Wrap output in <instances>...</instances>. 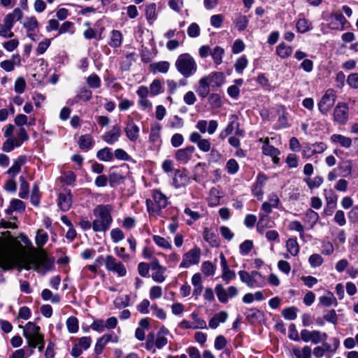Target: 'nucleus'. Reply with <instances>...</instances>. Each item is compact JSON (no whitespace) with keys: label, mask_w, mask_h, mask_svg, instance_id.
<instances>
[{"label":"nucleus","mask_w":358,"mask_h":358,"mask_svg":"<svg viewBox=\"0 0 358 358\" xmlns=\"http://www.w3.org/2000/svg\"><path fill=\"white\" fill-rule=\"evenodd\" d=\"M196 151V148L193 145H187L183 148L176 150L174 158L180 164L185 165L188 164L192 159Z\"/></svg>","instance_id":"obj_12"},{"label":"nucleus","mask_w":358,"mask_h":358,"mask_svg":"<svg viewBox=\"0 0 358 358\" xmlns=\"http://www.w3.org/2000/svg\"><path fill=\"white\" fill-rule=\"evenodd\" d=\"M72 204V196L69 191L60 193L58 197V206L62 211H67Z\"/></svg>","instance_id":"obj_24"},{"label":"nucleus","mask_w":358,"mask_h":358,"mask_svg":"<svg viewBox=\"0 0 358 358\" xmlns=\"http://www.w3.org/2000/svg\"><path fill=\"white\" fill-rule=\"evenodd\" d=\"M329 27L332 29H343L347 20L341 13H334L330 17Z\"/></svg>","instance_id":"obj_25"},{"label":"nucleus","mask_w":358,"mask_h":358,"mask_svg":"<svg viewBox=\"0 0 358 358\" xmlns=\"http://www.w3.org/2000/svg\"><path fill=\"white\" fill-rule=\"evenodd\" d=\"M192 284L194 287L192 294L196 298L201 295L203 291L202 278L199 273L193 275L191 280Z\"/></svg>","instance_id":"obj_28"},{"label":"nucleus","mask_w":358,"mask_h":358,"mask_svg":"<svg viewBox=\"0 0 358 358\" xmlns=\"http://www.w3.org/2000/svg\"><path fill=\"white\" fill-rule=\"evenodd\" d=\"M150 95L152 96H157L163 92L162 84L160 80L155 79L149 87Z\"/></svg>","instance_id":"obj_47"},{"label":"nucleus","mask_w":358,"mask_h":358,"mask_svg":"<svg viewBox=\"0 0 358 358\" xmlns=\"http://www.w3.org/2000/svg\"><path fill=\"white\" fill-rule=\"evenodd\" d=\"M195 91L202 99L208 96L210 91V85L205 76L199 80V84L195 88Z\"/></svg>","instance_id":"obj_22"},{"label":"nucleus","mask_w":358,"mask_h":358,"mask_svg":"<svg viewBox=\"0 0 358 358\" xmlns=\"http://www.w3.org/2000/svg\"><path fill=\"white\" fill-rule=\"evenodd\" d=\"M162 127L159 123H154L151 125L149 140L152 143L161 142Z\"/></svg>","instance_id":"obj_35"},{"label":"nucleus","mask_w":358,"mask_h":358,"mask_svg":"<svg viewBox=\"0 0 358 358\" xmlns=\"http://www.w3.org/2000/svg\"><path fill=\"white\" fill-rule=\"evenodd\" d=\"M267 180V178L263 175L259 174L257 176V180L255 182V184L254 185L253 189H252V194L255 196H256L258 199H262L264 194V186Z\"/></svg>","instance_id":"obj_23"},{"label":"nucleus","mask_w":358,"mask_h":358,"mask_svg":"<svg viewBox=\"0 0 358 358\" xmlns=\"http://www.w3.org/2000/svg\"><path fill=\"white\" fill-rule=\"evenodd\" d=\"M175 66L178 73L185 78L194 76L197 71L196 61L189 53L180 55L176 60Z\"/></svg>","instance_id":"obj_2"},{"label":"nucleus","mask_w":358,"mask_h":358,"mask_svg":"<svg viewBox=\"0 0 358 358\" xmlns=\"http://www.w3.org/2000/svg\"><path fill=\"white\" fill-rule=\"evenodd\" d=\"M87 85L93 89H97L101 86V79L95 73L91 74L87 78Z\"/></svg>","instance_id":"obj_61"},{"label":"nucleus","mask_w":358,"mask_h":358,"mask_svg":"<svg viewBox=\"0 0 358 358\" xmlns=\"http://www.w3.org/2000/svg\"><path fill=\"white\" fill-rule=\"evenodd\" d=\"M112 210L113 207L109 204H100L94 208L93 214L96 217L92 222L94 231L105 232L109 229L113 222Z\"/></svg>","instance_id":"obj_1"},{"label":"nucleus","mask_w":358,"mask_h":358,"mask_svg":"<svg viewBox=\"0 0 358 358\" xmlns=\"http://www.w3.org/2000/svg\"><path fill=\"white\" fill-rule=\"evenodd\" d=\"M301 338L306 343L311 341L314 344H317L322 341H325L327 338V335L326 333H321L316 330L310 331L303 329L301 331Z\"/></svg>","instance_id":"obj_13"},{"label":"nucleus","mask_w":358,"mask_h":358,"mask_svg":"<svg viewBox=\"0 0 358 358\" xmlns=\"http://www.w3.org/2000/svg\"><path fill=\"white\" fill-rule=\"evenodd\" d=\"M156 4L155 3H150L146 6L145 17L148 21L153 22L157 18L156 15Z\"/></svg>","instance_id":"obj_60"},{"label":"nucleus","mask_w":358,"mask_h":358,"mask_svg":"<svg viewBox=\"0 0 358 358\" xmlns=\"http://www.w3.org/2000/svg\"><path fill=\"white\" fill-rule=\"evenodd\" d=\"M227 318V315H215L209 321V327L211 329H216L220 323H224Z\"/></svg>","instance_id":"obj_58"},{"label":"nucleus","mask_w":358,"mask_h":358,"mask_svg":"<svg viewBox=\"0 0 358 358\" xmlns=\"http://www.w3.org/2000/svg\"><path fill=\"white\" fill-rule=\"evenodd\" d=\"M124 132L127 138L131 142H136L140 133V129L138 126L134 122L133 120H130L127 122L124 127Z\"/></svg>","instance_id":"obj_20"},{"label":"nucleus","mask_w":358,"mask_h":358,"mask_svg":"<svg viewBox=\"0 0 358 358\" xmlns=\"http://www.w3.org/2000/svg\"><path fill=\"white\" fill-rule=\"evenodd\" d=\"M296 26L298 31L300 33H305L312 29L311 22L306 18L299 19Z\"/></svg>","instance_id":"obj_52"},{"label":"nucleus","mask_w":358,"mask_h":358,"mask_svg":"<svg viewBox=\"0 0 358 358\" xmlns=\"http://www.w3.org/2000/svg\"><path fill=\"white\" fill-rule=\"evenodd\" d=\"M201 256V249L196 246L194 247L183 254L179 267L180 268H188L193 265L198 264L200 262Z\"/></svg>","instance_id":"obj_9"},{"label":"nucleus","mask_w":358,"mask_h":358,"mask_svg":"<svg viewBox=\"0 0 358 358\" xmlns=\"http://www.w3.org/2000/svg\"><path fill=\"white\" fill-rule=\"evenodd\" d=\"M234 24L238 31H243L248 27L249 20L245 15H238L234 20Z\"/></svg>","instance_id":"obj_43"},{"label":"nucleus","mask_w":358,"mask_h":358,"mask_svg":"<svg viewBox=\"0 0 358 358\" xmlns=\"http://www.w3.org/2000/svg\"><path fill=\"white\" fill-rule=\"evenodd\" d=\"M169 68L170 64L166 61L154 62L150 65V69L153 73H166L169 71Z\"/></svg>","instance_id":"obj_30"},{"label":"nucleus","mask_w":358,"mask_h":358,"mask_svg":"<svg viewBox=\"0 0 358 358\" xmlns=\"http://www.w3.org/2000/svg\"><path fill=\"white\" fill-rule=\"evenodd\" d=\"M22 15V10L18 8H15L12 13L7 14L3 23L0 24V36L6 38H12L14 36L12 29L15 22L20 20Z\"/></svg>","instance_id":"obj_3"},{"label":"nucleus","mask_w":358,"mask_h":358,"mask_svg":"<svg viewBox=\"0 0 358 358\" xmlns=\"http://www.w3.org/2000/svg\"><path fill=\"white\" fill-rule=\"evenodd\" d=\"M201 271L206 276H211L215 274V267L210 262L205 261L201 265Z\"/></svg>","instance_id":"obj_62"},{"label":"nucleus","mask_w":358,"mask_h":358,"mask_svg":"<svg viewBox=\"0 0 358 358\" xmlns=\"http://www.w3.org/2000/svg\"><path fill=\"white\" fill-rule=\"evenodd\" d=\"M224 55V50L220 46H215L210 52V55L213 62L216 65H220L222 63V59Z\"/></svg>","instance_id":"obj_39"},{"label":"nucleus","mask_w":358,"mask_h":358,"mask_svg":"<svg viewBox=\"0 0 358 358\" xmlns=\"http://www.w3.org/2000/svg\"><path fill=\"white\" fill-rule=\"evenodd\" d=\"M96 157L102 162H111L113 159V153L111 148L105 147L96 152Z\"/></svg>","instance_id":"obj_41"},{"label":"nucleus","mask_w":358,"mask_h":358,"mask_svg":"<svg viewBox=\"0 0 358 358\" xmlns=\"http://www.w3.org/2000/svg\"><path fill=\"white\" fill-rule=\"evenodd\" d=\"M319 302L321 305L325 307L336 306L337 303L336 299L335 298L334 294L330 292H328L324 296H321L319 298Z\"/></svg>","instance_id":"obj_42"},{"label":"nucleus","mask_w":358,"mask_h":358,"mask_svg":"<svg viewBox=\"0 0 358 358\" xmlns=\"http://www.w3.org/2000/svg\"><path fill=\"white\" fill-rule=\"evenodd\" d=\"M190 182V178L187 176L185 170H176L173 178V185L176 188L185 187Z\"/></svg>","instance_id":"obj_17"},{"label":"nucleus","mask_w":358,"mask_h":358,"mask_svg":"<svg viewBox=\"0 0 358 358\" xmlns=\"http://www.w3.org/2000/svg\"><path fill=\"white\" fill-rule=\"evenodd\" d=\"M215 291L218 300L221 303H227L229 299L227 296V291L222 285H217L215 286Z\"/></svg>","instance_id":"obj_56"},{"label":"nucleus","mask_w":358,"mask_h":358,"mask_svg":"<svg viewBox=\"0 0 358 358\" xmlns=\"http://www.w3.org/2000/svg\"><path fill=\"white\" fill-rule=\"evenodd\" d=\"M259 141L263 143V154L271 157L272 158L273 163L275 164H277L279 162V158L278 157L280 155L279 150L269 144V138L268 137L265 138H259Z\"/></svg>","instance_id":"obj_15"},{"label":"nucleus","mask_w":358,"mask_h":358,"mask_svg":"<svg viewBox=\"0 0 358 358\" xmlns=\"http://www.w3.org/2000/svg\"><path fill=\"white\" fill-rule=\"evenodd\" d=\"M122 43V34L118 30H113L110 34V40L108 45L113 48H117L121 46Z\"/></svg>","instance_id":"obj_32"},{"label":"nucleus","mask_w":358,"mask_h":358,"mask_svg":"<svg viewBox=\"0 0 358 358\" xmlns=\"http://www.w3.org/2000/svg\"><path fill=\"white\" fill-rule=\"evenodd\" d=\"M319 219V215L317 213L312 209H308L304 215L303 221L308 224L310 227H313L317 223Z\"/></svg>","instance_id":"obj_38"},{"label":"nucleus","mask_w":358,"mask_h":358,"mask_svg":"<svg viewBox=\"0 0 358 358\" xmlns=\"http://www.w3.org/2000/svg\"><path fill=\"white\" fill-rule=\"evenodd\" d=\"M220 199L219 191L216 188H212L208 198L209 206L212 207L218 206L220 204Z\"/></svg>","instance_id":"obj_54"},{"label":"nucleus","mask_w":358,"mask_h":358,"mask_svg":"<svg viewBox=\"0 0 358 358\" xmlns=\"http://www.w3.org/2000/svg\"><path fill=\"white\" fill-rule=\"evenodd\" d=\"M240 280L250 288H261L266 285V280L259 272L252 271L248 272L243 270L238 271Z\"/></svg>","instance_id":"obj_4"},{"label":"nucleus","mask_w":358,"mask_h":358,"mask_svg":"<svg viewBox=\"0 0 358 358\" xmlns=\"http://www.w3.org/2000/svg\"><path fill=\"white\" fill-rule=\"evenodd\" d=\"M29 139V135L24 128L20 127L17 133V136L8 138L3 144L2 150L10 152L15 148H19Z\"/></svg>","instance_id":"obj_7"},{"label":"nucleus","mask_w":358,"mask_h":358,"mask_svg":"<svg viewBox=\"0 0 358 358\" xmlns=\"http://www.w3.org/2000/svg\"><path fill=\"white\" fill-rule=\"evenodd\" d=\"M248 64V60L245 55L239 57L235 64L234 69L236 73L241 74L243 72V70L247 67Z\"/></svg>","instance_id":"obj_55"},{"label":"nucleus","mask_w":358,"mask_h":358,"mask_svg":"<svg viewBox=\"0 0 358 358\" xmlns=\"http://www.w3.org/2000/svg\"><path fill=\"white\" fill-rule=\"evenodd\" d=\"M48 234L43 229H38L35 237L36 245L38 248H42L48 241Z\"/></svg>","instance_id":"obj_45"},{"label":"nucleus","mask_w":358,"mask_h":358,"mask_svg":"<svg viewBox=\"0 0 358 358\" xmlns=\"http://www.w3.org/2000/svg\"><path fill=\"white\" fill-rule=\"evenodd\" d=\"M23 335L27 340L29 346H35L41 342L43 335L40 333V327L32 322H28L24 327Z\"/></svg>","instance_id":"obj_8"},{"label":"nucleus","mask_w":358,"mask_h":358,"mask_svg":"<svg viewBox=\"0 0 358 358\" xmlns=\"http://www.w3.org/2000/svg\"><path fill=\"white\" fill-rule=\"evenodd\" d=\"M15 252L13 248H8L0 252V266L10 267L14 262Z\"/></svg>","instance_id":"obj_18"},{"label":"nucleus","mask_w":358,"mask_h":358,"mask_svg":"<svg viewBox=\"0 0 358 358\" xmlns=\"http://www.w3.org/2000/svg\"><path fill=\"white\" fill-rule=\"evenodd\" d=\"M331 141L332 143H339L342 147L345 148H350L352 145L351 138L341 134H333L331 136Z\"/></svg>","instance_id":"obj_36"},{"label":"nucleus","mask_w":358,"mask_h":358,"mask_svg":"<svg viewBox=\"0 0 358 358\" xmlns=\"http://www.w3.org/2000/svg\"><path fill=\"white\" fill-rule=\"evenodd\" d=\"M34 269L43 275L51 271L54 268V259L49 258L45 252L35 257L32 261Z\"/></svg>","instance_id":"obj_5"},{"label":"nucleus","mask_w":358,"mask_h":358,"mask_svg":"<svg viewBox=\"0 0 358 358\" xmlns=\"http://www.w3.org/2000/svg\"><path fill=\"white\" fill-rule=\"evenodd\" d=\"M77 95L80 101L86 102L92 99V92L91 90L84 87L79 90V91L77 92Z\"/></svg>","instance_id":"obj_64"},{"label":"nucleus","mask_w":358,"mask_h":358,"mask_svg":"<svg viewBox=\"0 0 358 358\" xmlns=\"http://www.w3.org/2000/svg\"><path fill=\"white\" fill-rule=\"evenodd\" d=\"M26 156H20L13 164V165L7 171V173L13 178L20 173L22 166L26 162Z\"/></svg>","instance_id":"obj_26"},{"label":"nucleus","mask_w":358,"mask_h":358,"mask_svg":"<svg viewBox=\"0 0 358 358\" xmlns=\"http://www.w3.org/2000/svg\"><path fill=\"white\" fill-rule=\"evenodd\" d=\"M203 237L211 246L215 247L218 245L217 235L211 229L206 227L203 230Z\"/></svg>","instance_id":"obj_37"},{"label":"nucleus","mask_w":358,"mask_h":358,"mask_svg":"<svg viewBox=\"0 0 358 358\" xmlns=\"http://www.w3.org/2000/svg\"><path fill=\"white\" fill-rule=\"evenodd\" d=\"M121 136V129L117 124L114 125L112 129L106 131L103 136L102 139L109 145H113L119 141Z\"/></svg>","instance_id":"obj_19"},{"label":"nucleus","mask_w":358,"mask_h":358,"mask_svg":"<svg viewBox=\"0 0 358 358\" xmlns=\"http://www.w3.org/2000/svg\"><path fill=\"white\" fill-rule=\"evenodd\" d=\"M308 262L311 267L317 268L323 264L324 259L320 255L313 254L309 257Z\"/></svg>","instance_id":"obj_63"},{"label":"nucleus","mask_w":358,"mask_h":358,"mask_svg":"<svg viewBox=\"0 0 358 358\" xmlns=\"http://www.w3.org/2000/svg\"><path fill=\"white\" fill-rule=\"evenodd\" d=\"M152 197L155 203L150 199L146 200L148 211L150 213H159L162 208H164L167 206V197L157 189L153 190Z\"/></svg>","instance_id":"obj_6"},{"label":"nucleus","mask_w":358,"mask_h":358,"mask_svg":"<svg viewBox=\"0 0 358 358\" xmlns=\"http://www.w3.org/2000/svg\"><path fill=\"white\" fill-rule=\"evenodd\" d=\"M292 48L285 43H280L275 50L276 54L282 59L289 57L292 55Z\"/></svg>","instance_id":"obj_34"},{"label":"nucleus","mask_w":358,"mask_h":358,"mask_svg":"<svg viewBox=\"0 0 358 358\" xmlns=\"http://www.w3.org/2000/svg\"><path fill=\"white\" fill-rule=\"evenodd\" d=\"M238 127H239V123L237 121L236 117H232L227 127L220 133V138L221 139H224Z\"/></svg>","instance_id":"obj_33"},{"label":"nucleus","mask_w":358,"mask_h":358,"mask_svg":"<svg viewBox=\"0 0 358 358\" xmlns=\"http://www.w3.org/2000/svg\"><path fill=\"white\" fill-rule=\"evenodd\" d=\"M25 210L24 203L17 199H13L10 201L9 207L6 210V213L11 215L13 212H22Z\"/></svg>","instance_id":"obj_31"},{"label":"nucleus","mask_w":358,"mask_h":358,"mask_svg":"<svg viewBox=\"0 0 358 358\" xmlns=\"http://www.w3.org/2000/svg\"><path fill=\"white\" fill-rule=\"evenodd\" d=\"M334 120L339 124H345L348 120V106L345 103L339 102L334 110Z\"/></svg>","instance_id":"obj_14"},{"label":"nucleus","mask_w":358,"mask_h":358,"mask_svg":"<svg viewBox=\"0 0 358 358\" xmlns=\"http://www.w3.org/2000/svg\"><path fill=\"white\" fill-rule=\"evenodd\" d=\"M184 213L187 217L185 220L187 225H192L195 221L198 220L201 217V215L197 211L192 210L188 207L185 208Z\"/></svg>","instance_id":"obj_49"},{"label":"nucleus","mask_w":358,"mask_h":358,"mask_svg":"<svg viewBox=\"0 0 358 358\" xmlns=\"http://www.w3.org/2000/svg\"><path fill=\"white\" fill-rule=\"evenodd\" d=\"M196 128L201 133L205 134L208 132V134H213L218 127V123L216 120H212L208 122L204 120H200L196 122Z\"/></svg>","instance_id":"obj_16"},{"label":"nucleus","mask_w":358,"mask_h":358,"mask_svg":"<svg viewBox=\"0 0 358 358\" xmlns=\"http://www.w3.org/2000/svg\"><path fill=\"white\" fill-rule=\"evenodd\" d=\"M311 351L309 346H305L302 349H300L299 347H294L292 349V352L296 358H310Z\"/></svg>","instance_id":"obj_44"},{"label":"nucleus","mask_w":358,"mask_h":358,"mask_svg":"<svg viewBox=\"0 0 358 358\" xmlns=\"http://www.w3.org/2000/svg\"><path fill=\"white\" fill-rule=\"evenodd\" d=\"M105 267L107 271L117 274L119 277H123L127 274V269L124 265L112 255H107L106 257Z\"/></svg>","instance_id":"obj_11"},{"label":"nucleus","mask_w":358,"mask_h":358,"mask_svg":"<svg viewBox=\"0 0 358 358\" xmlns=\"http://www.w3.org/2000/svg\"><path fill=\"white\" fill-rule=\"evenodd\" d=\"M33 354V350L30 349L29 345L15 350L13 352L10 358H28Z\"/></svg>","instance_id":"obj_48"},{"label":"nucleus","mask_w":358,"mask_h":358,"mask_svg":"<svg viewBox=\"0 0 358 358\" xmlns=\"http://www.w3.org/2000/svg\"><path fill=\"white\" fill-rule=\"evenodd\" d=\"M220 265L222 271V278L226 283H229L231 280L236 278V273L234 271L230 270L228 266L227 260L223 254L220 255Z\"/></svg>","instance_id":"obj_21"},{"label":"nucleus","mask_w":358,"mask_h":358,"mask_svg":"<svg viewBox=\"0 0 358 358\" xmlns=\"http://www.w3.org/2000/svg\"><path fill=\"white\" fill-rule=\"evenodd\" d=\"M286 248L290 255L296 257L299 252V245L296 238H289L286 242Z\"/></svg>","instance_id":"obj_40"},{"label":"nucleus","mask_w":358,"mask_h":358,"mask_svg":"<svg viewBox=\"0 0 358 358\" xmlns=\"http://www.w3.org/2000/svg\"><path fill=\"white\" fill-rule=\"evenodd\" d=\"M308 187L310 189L318 188L323 182V178L321 176H315L313 178L308 177L303 179Z\"/></svg>","instance_id":"obj_51"},{"label":"nucleus","mask_w":358,"mask_h":358,"mask_svg":"<svg viewBox=\"0 0 358 358\" xmlns=\"http://www.w3.org/2000/svg\"><path fill=\"white\" fill-rule=\"evenodd\" d=\"M270 223L268 215H262L260 216V218L257 224V231L263 234L266 230V228L271 227V225H268Z\"/></svg>","instance_id":"obj_46"},{"label":"nucleus","mask_w":358,"mask_h":358,"mask_svg":"<svg viewBox=\"0 0 358 358\" xmlns=\"http://www.w3.org/2000/svg\"><path fill=\"white\" fill-rule=\"evenodd\" d=\"M212 87H220L224 82V76L221 72H214L205 76Z\"/></svg>","instance_id":"obj_27"},{"label":"nucleus","mask_w":358,"mask_h":358,"mask_svg":"<svg viewBox=\"0 0 358 358\" xmlns=\"http://www.w3.org/2000/svg\"><path fill=\"white\" fill-rule=\"evenodd\" d=\"M20 192H19V196L21 199H27L28 198L29 193V183L25 180L23 176L20 177Z\"/></svg>","instance_id":"obj_50"},{"label":"nucleus","mask_w":358,"mask_h":358,"mask_svg":"<svg viewBox=\"0 0 358 358\" xmlns=\"http://www.w3.org/2000/svg\"><path fill=\"white\" fill-rule=\"evenodd\" d=\"M324 196L326 200V204L331 207V208H336L337 202V196L332 192H327L324 190Z\"/></svg>","instance_id":"obj_59"},{"label":"nucleus","mask_w":358,"mask_h":358,"mask_svg":"<svg viewBox=\"0 0 358 358\" xmlns=\"http://www.w3.org/2000/svg\"><path fill=\"white\" fill-rule=\"evenodd\" d=\"M336 101V93L334 90L325 91L317 103L318 110L322 115H327L332 108Z\"/></svg>","instance_id":"obj_10"},{"label":"nucleus","mask_w":358,"mask_h":358,"mask_svg":"<svg viewBox=\"0 0 358 358\" xmlns=\"http://www.w3.org/2000/svg\"><path fill=\"white\" fill-rule=\"evenodd\" d=\"M80 149L84 151H88L94 145V141L90 134L80 136L78 141Z\"/></svg>","instance_id":"obj_29"},{"label":"nucleus","mask_w":358,"mask_h":358,"mask_svg":"<svg viewBox=\"0 0 358 358\" xmlns=\"http://www.w3.org/2000/svg\"><path fill=\"white\" fill-rule=\"evenodd\" d=\"M153 241L155 243L163 249L170 250L172 248V245L167 239L158 235H154L152 236Z\"/></svg>","instance_id":"obj_53"},{"label":"nucleus","mask_w":358,"mask_h":358,"mask_svg":"<svg viewBox=\"0 0 358 358\" xmlns=\"http://www.w3.org/2000/svg\"><path fill=\"white\" fill-rule=\"evenodd\" d=\"M23 26L28 31H34L38 28V23L36 17L32 16L24 20Z\"/></svg>","instance_id":"obj_57"}]
</instances>
